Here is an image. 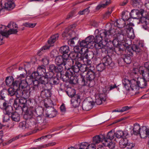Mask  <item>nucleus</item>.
Listing matches in <instances>:
<instances>
[{"instance_id": "6e6d98bb", "label": "nucleus", "mask_w": 149, "mask_h": 149, "mask_svg": "<svg viewBox=\"0 0 149 149\" xmlns=\"http://www.w3.org/2000/svg\"><path fill=\"white\" fill-rule=\"evenodd\" d=\"M67 71L65 73V76L66 78L69 79L72 75H74V73L71 70V69L67 70Z\"/></svg>"}, {"instance_id": "9b49d317", "label": "nucleus", "mask_w": 149, "mask_h": 149, "mask_svg": "<svg viewBox=\"0 0 149 149\" xmlns=\"http://www.w3.org/2000/svg\"><path fill=\"white\" fill-rule=\"evenodd\" d=\"M8 28H11V29L8 30L9 35L11 34H16L17 32L18 27L17 24L14 22H11L9 23L7 26Z\"/></svg>"}, {"instance_id": "1a4fd4ad", "label": "nucleus", "mask_w": 149, "mask_h": 149, "mask_svg": "<svg viewBox=\"0 0 149 149\" xmlns=\"http://www.w3.org/2000/svg\"><path fill=\"white\" fill-rule=\"evenodd\" d=\"M95 102L92 101L88 100L87 99L84 100L83 102L82 108L83 110L88 111L91 109Z\"/></svg>"}, {"instance_id": "7ed1b4c3", "label": "nucleus", "mask_w": 149, "mask_h": 149, "mask_svg": "<svg viewBox=\"0 0 149 149\" xmlns=\"http://www.w3.org/2000/svg\"><path fill=\"white\" fill-rule=\"evenodd\" d=\"M109 41L110 44L111 45V47L112 45H113L114 46H115L116 45V43H117L118 46L119 47L121 51H123L125 50L128 51L129 50L131 49L133 52H135L136 54H137L141 52L142 51V48L143 47L142 45L140 44L139 45H134L132 48L128 47L126 46V45L125 44L123 43H119L116 39H113L112 41L110 40H109Z\"/></svg>"}, {"instance_id": "20e7f679", "label": "nucleus", "mask_w": 149, "mask_h": 149, "mask_svg": "<svg viewBox=\"0 0 149 149\" xmlns=\"http://www.w3.org/2000/svg\"><path fill=\"white\" fill-rule=\"evenodd\" d=\"M111 31H107L105 30H101L98 33V34L94 37V42L95 43L102 42V40H110L112 37Z\"/></svg>"}, {"instance_id": "69168bd1", "label": "nucleus", "mask_w": 149, "mask_h": 149, "mask_svg": "<svg viewBox=\"0 0 149 149\" xmlns=\"http://www.w3.org/2000/svg\"><path fill=\"white\" fill-rule=\"evenodd\" d=\"M34 79L32 77V76L27 77L25 80L26 81L28 85H30L32 84Z\"/></svg>"}, {"instance_id": "39448f33", "label": "nucleus", "mask_w": 149, "mask_h": 149, "mask_svg": "<svg viewBox=\"0 0 149 149\" xmlns=\"http://www.w3.org/2000/svg\"><path fill=\"white\" fill-rule=\"evenodd\" d=\"M25 118L27 120V121H24L20 122L19 125L20 128L23 130H32L37 126V125L35 123L36 120L34 118H33L30 119Z\"/></svg>"}, {"instance_id": "a18cd8bd", "label": "nucleus", "mask_w": 149, "mask_h": 149, "mask_svg": "<svg viewBox=\"0 0 149 149\" xmlns=\"http://www.w3.org/2000/svg\"><path fill=\"white\" fill-rule=\"evenodd\" d=\"M40 83L41 86H43V85H44L48 82L49 80L44 75L40 77L39 79Z\"/></svg>"}, {"instance_id": "2eb2a0df", "label": "nucleus", "mask_w": 149, "mask_h": 149, "mask_svg": "<svg viewBox=\"0 0 149 149\" xmlns=\"http://www.w3.org/2000/svg\"><path fill=\"white\" fill-rule=\"evenodd\" d=\"M46 114L47 117L52 118L55 116L57 114V111L53 107H51L46 109Z\"/></svg>"}, {"instance_id": "8fccbe9b", "label": "nucleus", "mask_w": 149, "mask_h": 149, "mask_svg": "<svg viewBox=\"0 0 149 149\" xmlns=\"http://www.w3.org/2000/svg\"><path fill=\"white\" fill-rule=\"evenodd\" d=\"M5 114L10 115L13 114V108L11 106H8L6 109L4 110Z\"/></svg>"}, {"instance_id": "423d86ee", "label": "nucleus", "mask_w": 149, "mask_h": 149, "mask_svg": "<svg viewBox=\"0 0 149 149\" xmlns=\"http://www.w3.org/2000/svg\"><path fill=\"white\" fill-rule=\"evenodd\" d=\"M86 78L83 74L80 75V80L81 81V85H87L90 86V83L94 79L96 75L95 72H87Z\"/></svg>"}, {"instance_id": "864d4df0", "label": "nucleus", "mask_w": 149, "mask_h": 149, "mask_svg": "<svg viewBox=\"0 0 149 149\" xmlns=\"http://www.w3.org/2000/svg\"><path fill=\"white\" fill-rule=\"evenodd\" d=\"M79 45L80 47L84 48H84H86V50H87V48L89 47L88 45V44L87 42L85 40H83L80 41L79 42Z\"/></svg>"}, {"instance_id": "09e8293b", "label": "nucleus", "mask_w": 149, "mask_h": 149, "mask_svg": "<svg viewBox=\"0 0 149 149\" xmlns=\"http://www.w3.org/2000/svg\"><path fill=\"white\" fill-rule=\"evenodd\" d=\"M110 3V0H108L105 3L100 4L98 5L96 7V10H98L102 8H104L108 5Z\"/></svg>"}, {"instance_id": "393cba45", "label": "nucleus", "mask_w": 149, "mask_h": 149, "mask_svg": "<svg viewBox=\"0 0 149 149\" xmlns=\"http://www.w3.org/2000/svg\"><path fill=\"white\" fill-rule=\"evenodd\" d=\"M5 8L8 10L13 9L15 7V3L11 1H6L4 3Z\"/></svg>"}, {"instance_id": "5701e85b", "label": "nucleus", "mask_w": 149, "mask_h": 149, "mask_svg": "<svg viewBox=\"0 0 149 149\" xmlns=\"http://www.w3.org/2000/svg\"><path fill=\"white\" fill-rule=\"evenodd\" d=\"M115 136L117 138H120L123 137H127L128 135V133L127 131H123L121 130L117 131L115 133Z\"/></svg>"}, {"instance_id": "bb28decb", "label": "nucleus", "mask_w": 149, "mask_h": 149, "mask_svg": "<svg viewBox=\"0 0 149 149\" xmlns=\"http://www.w3.org/2000/svg\"><path fill=\"white\" fill-rule=\"evenodd\" d=\"M6 27L5 25H0V34L7 38L9 35L8 31L6 32Z\"/></svg>"}, {"instance_id": "7c9ffc66", "label": "nucleus", "mask_w": 149, "mask_h": 149, "mask_svg": "<svg viewBox=\"0 0 149 149\" xmlns=\"http://www.w3.org/2000/svg\"><path fill=\"white\" fill-rule=\"evenodd\" d=\"M103 142V145L105 146H108L111 149H113L115 147V143L111 142V141L108 140L106 138Z\"/></svg>"}, {"instance_id": "de8ad7c7", "label": "nucleus", "mask_w": 149, "mask_h": 149, "mask_svg": "<svg viewBox=\"0 0 149 149\" xmlns=\"http://www.w3.org/2000/svg\"><path fill=\"white\" fill-rule=\"evenodd\" d=\"M74 52L79 54L83 53L85 52L86 51H84V48L81 47L80 46H77L74 47Z\"/></svg>"}, {"instance_id": "bf43d9fd", "label": "nucleus", "mask_w": 149, "mask_h": 149, "mask_svg": "<svg viewBox=\"0 0 149 149\" xmlns=\"http://www.w3.org/2000/svg\"><path fill=\"white\" fill-rule=\"evenodd\" d=\"M78 39L77 37L73 38L68 41V44L70 46H74L75 42H77Z\"/></svg>"}, {"instance_id": "f03ea898", "label": "nucleus", "mask_w": 149, "mask_h": 149, "mask_svg": "<svg viewBox=\"0 0 149 149\" xmlns=\"http://www.w3.org/2000/svg\"><path fill=\"white\" fill-rule=\"evenodd\" d=\"M24 117L27 119L34 118L36 120L35 123L38 126V124H42L44 121V118L42 114L40 113H38V110H36L34 108L33 109L29 110L28 112H26V114L24 115Z\"/></svg>"}, {"instance_id": "a211bd4d", "label": "nucleus", "mask_w": 149, "mask_h": 149, "mask_svg": "<svg viewBox=\"0 0 149 149\" xmlns=\"http://www.w3.org/2000/svg\"><path fill=\"white\" fill-rule=\"evenodd\" d=\"M95 102L98 105L101 104L103 101H104L105 100V95L103 93L97 94L95 97Z\"/></svg>"}, {"instance_id": "338daca9", "label": "nucleus", "mask_w": 149, "mask_h": 149, "mask_svg": "<svg viewBox=\"0 0 149 149\" xmlns=\"http://www.w3.org/2000/svg\"><path fill=\"white\" fill-rule=\"evenodd\" d=\"M90 7H88L86 8L83 10L80 11L78 12V14L79 15H82L83 14H88L90 12V10L89 9Z\"/></svg>"}, {"instance_id": "6e6552de", "label": "nucleus", "mask_w": 149, "mask_h": 149, "mask_svg": "<svg viewBox=\"0 0 149 149\" xmlns=\"http://www.w3.org/2000/svg\"><path fill=\"white\" fill-rule=\"evenodd\" d=\"M120 31L117 33H116L114 35V37L116 38L115 39L117 40L118 42H123V41H125V38L126 37V33L125 30H122L119 29Z\"/></svg>"}, {"instance_id": "ddd939ff", "label": "nucleus", "mask_w": 149, "mask_h": 149, "mask_svg": "<svg viewBox=\"0 0 149 149\" xmlns=\"http://www.w3.org/2000/svg\"><path fill=\"white\" fill-rule=\"evenodd\" d=\"M106 139L105 136L104 134H101L99 135H96L93 138V143L95 145L101 142L103 144V142L105 141Z\"/></svg>"}, {"instance_id": "774afa93", "label": "nucleus", "mask_w": 149, "mask_h": 149, "mask_svg": "<svg viewBox=\"0 0 149 149\" xmlns=\"http://www.w3.org/2000/svg\"><path fill=\"white\" fill-rule=\"evenodd\" d=\"M88 146V143L86 142L82 143L79 149H87V148Z\"/></svg>"}, {"instance_id": "b1692460", "label": "nucleus", "mask_w": 149, "mask_h": 149, "mask_svg": "<svg viewBox=\"0 0 149 149\" xmlns=\"http://www.w3.org/2000/svg\"><path fill=\"white\" fill-rule=\"evenodd\" d=\"M79 96L77 95H75V97L72 98L71 100V104L74 107L76 108L79 106L80 103V102H79Z\"/></svg>"}, {"instance_id": "a19ab883", "label": "nucleus", "mask_w": 149, "mask_h": 149, "mask_svg": "<svg viewBox=\"0 0 149 149\" xmlns=\"http://www.w3.org/2000/svg\"><path fill=\"white\" fill-rule=\"evenodd\" d=\"M59 36L58 34L52 36L48 41V43L51 45L54 43L57 40H58Z\"/></svg>"}, {"instance_id": "c756f323", "label": "nucleus", "mask_w": 149, "mask_h": 149, "mask_svg": "<svg viewBox=\"0 0 149 149\" xmlns=\"http://www.w3.org/2000/svg\"><path fill=\"white\" fill-rule=\"evenodd\" d=\"M126 35H127V37L131 39H133L134 38V34L133 30V29L132 27L129 26L127 28V30L126 31Z\"/></svg>"}, {"instance_id": "c85d7f7f", "label": "nucleus", "mask_w": 149, "mask_h": 149, "mask_svg": "<svg viewBox=\"0 0 149 149\" xmlns=\"http://www.w3.org/2000/svg\"><path fill=\"white\" fill-rule=\"evenodd\" d=\"M41 95L43 98H47L50 97L51 96V93L50 91L45 88L41 92Z\"/></svg>"}, {"instance_id": "412c9836", "label": "nucleus", "mask_w": 149, "mask_h": 149, "mask_svg": "<svg viewBox=\"0 0 149 149\" xmlns=\"http://www.w3.org/2000/svg\"><path fill=\"white\" fill-rule=\"evenodd\" d=\"M79 58L81 61H82L84 64H86L88 67L91 66V64L92 63V61L89 59L90 58L88 57V54H85V56L83 55L82 56Z\"/></svg>"}, {"instance_id": "f257e3e1", "label": "nucleus", "mask_w": 149, "mask_h": 149, "mask_svg": "<svg viewBox=\"0 0 149 149\" xmlns=\"http://www.w3.org/2000/svg\"><path fill=\"white\" fill-rule=\"evenodd\" d=\"M146 81L143 78H138L130 80L125 78L123 80L122 83L125 89L133 95L138 93L139 88H145L147 85Z\"/></svg>"}, {"instance_id": "e2e57ef3", "label": "nucleus", "mask_w": 149, "mask_h": 149, "mask_svg": "<svg viewBox=\"0 0 149 149\" xmlns=\"http://www.w3.org/2000/svg\"><path fill=\"white\" fill-rule=\"evenodd\" d=\"M51 46H52V45L49 46H43L38 52V54L39 55H40L41 54H42L44 52V50H47V49H48L49 48V47Z\"/></svg>"}, {"instance_id": "f704fd0d", "label": "nucleus", "mask_w": 149, "mask_h": 149, "mask_svg": "<svg viewBox=\"0 0 149 149\" xmlns=\"http://www.w3.org/2000/svg\"><path fill=\"white\" fill-rule=\"evenodd\" d=\"M102 62L105 66L110 65L112 64V60L109 56H106L102 59Z\"/></svg>"}, {"instance_id": "4d7b16f0", "label": "nucleus", "mask_w": 149, "mask_h": 149, "mask_svg": "<svg viewBox=\"0 0 149 149\" xmlns=\"http://www.w3.org/2000/svg\"><path fill=\"white\" fill-rule=\"evenodd\" d=\"M9 94L11 96L13 95L14 94H16L17 96V90L13 88H10L8 90Z\"/></svg>"}, {"instance_id": "5fc2aeb1", "label": "nucleus", "mask_w": 149, "mask_h": 149, "mask_svg": "<svg viewBox=\"0 0 149 149\" xmlns=\"http://www.w3.org/2000/svg\"><path fill=\"white\" fill-rule=\"evenodd\" d=\"M105 66V65L103 63H100L97 66L96 69L97 71L101 72L104 69Z\"/></svg>"}, {"instance_id": "cd10ccee", "label": "nucleus", "mask_w": 149, "mask_h": 149, "mask_svg": "<svg viewBox=\"0 0 149 149\" xmlns=\"http://www.w3.org/2000/svg\"><path fill=\"white\" fill-rule=\"evenodd\" d=\"M142 127L141 128L139 125L135 123L134 125V127L133 129V133L134 134L137 135L139 134L141 132V130Z\"/></svg>"}, {"instance_id": "2f4dec72", "label": "nucleus", "mask_w": 149, "mask_h": 149, "mask_svg": "<svg viewBox=\"0 0 149 149\" xmlns=\"http://www.w3.org/2000/svg\"><path fill=\"white\" fill-rule=\"evenodd\" d=\"M10 106L8 101H5L3 99H0V108L4 110L8 106Z\"/></svg>"}, {"instance_id": "4c0bfd02", "label": "nucleus", "mask_w": 149, "mask_h": 149, "mask_svg": "<svg viewBox=\"0 0 149 149\" xmlns=\"http://www.w3.org/2000/svg\"><path fill=\"white\" fill-rule=\"evenodd\" d=\"M12 120L14 121L18 122L20 120V117L19 114L17 112H15L11 114V116Z\"/></svg>"}, {"instance_id": "58836bf2", "label": "nucleus", "mask_w": 149, "mask_h": 149, "mask_svg": "<svg viewBox=\"0 0 149 149\" xmlns=\"http://www.w3.org/2000/svg\"><path fill=\"white\" fill-rule=\"evenodd\" d=\"M128 143V140L126 137L123 138L119 142L120 146L121 148H124L126 146Z\"/></svg>"}, {"instance_id": "0eeeda50", "label": "nucleus", "mask_w": 149, "mask_h": 149, "mask_svg": "<svg viewBox=\"0 0 149 149\" xmlns=\"http://www.w3.org/2000/svg\"><path fill=\"white\" fill-rule=\"evenodd\" d=\"M101 42L96 43L94 44L96 49H99L100 51L103 52L106 51L107 49H111L112 48V47L110 46L111 45L109 40H103Z\"/></svg>"}, {"instance_id": "49530a36", "label": "nucleus", "mask_w": 149, "mask_h": 149, "mask_svg": "<svg viewBox=\"0 0 149 149\" xmlns=\"http://www.w3.org/2000/svg\"><path fill=\"white\" fill-rule=\"evenodd\" d=\"M141 0H132V4L134 7L139 8L142 4Z\"/></svg>"}, {"instance_id": "680f3d73", "label": "nucleus", "mask_w": 149, "mask_h": 149, "mask_svg": "<svg viewBox=\"0 0 149 149\" xmlns=\"http://www.w3.org/2000/svg\"><path fill=\"white\" fill-rule=\"evenodd\" d=\"M49 81L52 85H57L59 83V80L57 77L53 78Z\"/></svg>"}, {"instance_id": "f8f14e48", "label": "nucleus", "mask_w": 149, "mask_h": 149, "mask_svg": "<svg viewBox=\"0 0 149 149\" xmlns=\"http://www.w3.org/2000/svg\"><path fill=\"white\" fill-rule=\"evenodd\" d=\"M30 93L29 91L27 89L18 90L17 92V97H21L27 99L30 96Z\"/></svg>"}, {"instance_id": "13d9d810", "label": "nucleus", "mask_w": 149, "mask_h": 149, "mask_svg": "<svg viewBox=\"0 0 149 149\" xmlns=\"http://www.w3.org/2000/svg\"><path fill=\"white\" fill-rule=\"evenodd\" d=\"M94 36H92L88 37L85 39L86 42H87L88 45H89L90 44H91V42H94Z\"/></svg>"}, {"instance_id": "72a5a7b5", "label": "nucleus", "mask_w": 149, "mask_h": 149, "mask_svg": "<svg viewBox=\"0 0 149 149\" xmlns=\"http://www.w3.org/2000/svg\"><path fill=\"white\" fill-rule=\"evenodd\" d=\"M70 51L69 47L68 46L65 45L61 47L59 49V52L62 55H64L68 53Z\"/></svg>"}, {"instance_id": "9d476101", "label": "nucleus", "mask_w": 149, "mask_h": 149, "mask_svg": "<svg viewBox=\"0 0 149 149\" xmlns=\"http://www.w3.org/2000/svg\"><path fill=\"white\" fill-rule=\"evenodd\" d=\"M26 99L21 97L19 99V105H22V106H20L21 107L22 112L25 113L24 114H26V112H28L29 109H31L32 110L33 109V107L28 108L26 106L25 104L27 102Z\"/></svg>"}, {"instance_id": "37998d69", "label": "nucleus", "mask_w": 149, "mask_h": 149, "mask_svg": "<svg viewBox=\"0 0 149 149\" xmlns=\"http://www.w3.org/2000/svg\"><path fill=\"white\" fill-rule=\"evenodd\" d=\"M19 81L20 83V89H25L28 86V84L26 81L25 79H22L19 77Z\"/></svg>"}, {"instance_id": "4468645a", "label": "nucleus", "mask_w": 149, "mask_h": 149, "mask_svg": "<svg viewBox=\"0 0 149 149\" xmlns=\"http://www.w3.org/2000/svg\"><path fill=\"white\" fill-rule=\"evenodd\" d=\"M143 12L141 11L140 12L138 10H133L130 13V16L133 19H138L141 17L142 16Z\"/></svg>"}, {"instance_id": "6ab92c4d", "label": "nucleus", "mask_w": 149, "mask_h": 149, "mask_svg": "<svg viewBox=\"0 0 149 149\" xmlns=\"http://www.w3.org/2000/svg\"><path fill=\"white\" fill-rule=\"evenodd\" d=\"M83 55L81 54L77 53L74 52H72L70 54V56L71 58L70 59L73 60L74 62L75 61H81L79 58L82 57Z\"/></svg>"}, {"instance_id": "c9c22d12", "label": "nucleus", "mask_w": 149, "mask_h": 149, "mask_svg": "<svg viewBox=\"0 0 149 149\" xmlns=\"http://www.w3.org/2000/svg\"><path fill=\"white\" fill-rule=\"evenodd\" d=\"M32 83L34 85L33 89L34 90H38V87H40L41 86L39 79H35V80H33Z\"/></svg>"}, {"instance_id": "3c124183", "label": "nucleus", "mask_w": 149, "mask_h": 149, "mask_svg": "<svg viewBox=\"0 0 149 149\" xmlns=\"http://www.w3.org/2000/svg\"><path fill=\"white\" fill-rule=\"evenodd\" d=\"M115 137H116L115 135V133L113 132L111 130L108 133L107 137H105V138L107 139L108 140H110V141H111V140L114 138Z\"/></svg>"}, {"instance_id": "0e129e2a", "label": "nucleus", "mask_w": 149, "mask_h": 149, "mask_svg": "<svg viewBox=\"0 0 149 149\" xmlns=\"http://www.w3.org/2000/svg\"><path fill=\"white\" fill-rule=\"evenodd\" d=\"M40 75L38 72V71L36 72H33L31 74V76L34 79H39L40 77Z\"/></svg>"}, {"instance_id": "4be33fe9", "label": "nucleus", "mask_w": 149, "mask_h": 149, "mask_svg": "<svg viewBox=\"0 0 149 149\" xmlns=\"http://www.w3.org/2000/svg\"><path fill=\"white\" fill-rule=\"evenodd\" d=\"M64 69V68L62 65H57L56 66L52 64L50 65L49 67V69L51 70H53L56 72H61Z\"/></svg>"}, {"instance_id": "dca6fc26", "label": "nucleus", "mask_w": 149, "mask_h": 149, "mask_svg": "<svg viewBox=\"0 0 149 149\" xmlns=\"http://www.w3.org/2000/svg\"><path fill=\"white\" fill-rule=\"evenodd\" d=\"M140 136L141 138L144 139L147 137L149 138V128H147L146 126L142 127Z\"/></svg>"}, {"instance_id": "aec40b11", "label": "nucleus", "mask_w": 149, "mask_h": 149, "mask_svg": "<svg viewBox=\"0 0 149 149\" xmlns=\"http://www.w3.org/2000/svg\"><path fill=\"white\" fill-rule=\"evenodd\" d=\"M66 58L65 55L59 56L56 57L55 60V63L57 65L63 66L64 62L66 61Z\"/></svg>"}, {"instance_id": "473e14b6", "label": "nucleus", "mask_w": 149, "mask_h": 149, "mask_svg": "<svg viewBox=\"0 0 149 149\" xmlns=\"http://www.w3.org/2000/svg\"><path fill=\"white\" fill-rule=\"evenodd\" d=\"M125 22L123 19H118L114 22V25L119 28H121L125 26Z\"/></svg>"}, {"instance_id": "ea45409f", "label": "nucleus", "mask_w": 149, "mask_h": 149, "mask_svg": "<svg viewBox=\"0 0 149 149\" xmlns=\"http://www.w3.org/2000/svg\"><path fill=\"white\" fill-rule=\"evenodd\" d=\"M5 81L6 85L10 86H12L14 81V79L13 77H8L6 78Z\"/></svg>"}, {"instance_id": "a878e982", "label": "nucleus", "mask_w": 149, "mask_h": 149, "mask_svg": "<svg viewBox=\"0 0 149 149\" xmlns=\"http://www.w3.org/2000/svg\"><path fill=\"white\" fill-rule=\"evenodd\" d=\"M74 64L73 65L71 68V70L74 73H77L79 71V67L81 65V63L78 61L74 62Z\"/></svg>"}, {"instance_id": "79ce46f5", "label": "nucleus", "mask_w": 149, "mask_h": 149, "mask_svg": "<svg viewBox=\"0 0 149 149\" xmlns=\"http://www.w3.org/2000/svg\"><path fill=\"white\" fill-rule=\"evenodd\" d=\"M130 15V13L127 11H125L123 12L122 13V19L125 21H128L130 19V17L129 16Z\"/></svg>"}, {"instance_id": "c03bdc74", "label": "nucleus", "mask_w": 149, "mask_h": 149, "mask_svg": "<svg viewBox=\"0 0 149 149\" xmlns=\"http://www.w3.org/2000/svg\"><path fill=\"white\" fill-rule=\"evenodd\" d=\"M37 71L40 75L45 74L46 72L45 67L44 65L39 66L38 68Z\"/></svg>"}, {"instance_id": "052dcab7", "label": "nucleus", "mask_w": 149, "mask_h": 149, "mask_svg": "<svg viewBox=\"0 0 149 149\" xmlns=\"http://www.w3.org/2000/svg\"><path fill=\"white\" fill-rule=\"evenodd\" d=\"M88 69V66L86 64H81L79 67V71L83 73L86 72L87 70Z\"/></svg>"}, {"instance_id": "f3484780", "label": "nucleus", "mask_w": 149, "mask_h": 149, "mask_svg": "<svg viewBox=\"0 0 149 149\" xmlns=\"http://www.w3.org/2000/svg\"><path fill=\"white\" fill-rule=\"evenodd\" d=\"M65 60L66 61L64 62L63 65L64 68L65 70L71 69L74 62L73 60L68 59L66 57V58Z\"/></svg>"}, {"instance_id": "603ef678", "label": "nucleus", "mask_w": 149, "mask_h": 149, "mask_svg": "<svg viewBox=\"0 0 149 149\" xmlns=\"http://www.w3.org/2000/svg\"><path fill=\"white\" fill-rule=\"evenodd\" d=\"M54 75V73L53 70H51L48 72L45 73V76L50 81L51 79L52 78L53 76Z\"/></svg>"}, {"instance_id": "e433bc0d", "label": "nucleus", "mask_w": 149, "mask_h": 149, "mask_svg": "<svg viewBox=\"0 0 149 149\" xmlns=\"http://www.w3.org/2000/svg\"><path fill=\"white\" fill-rule=\"evenodd\" d=\"M19 79V77H18L17 80L14 81L12 85L13 88L17 90V91L20 90Z\"/></svg>"}]
</instances>
